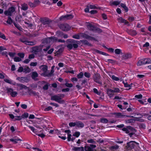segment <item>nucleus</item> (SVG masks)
<instances>
[{
	"label": "nucleus",
	"mask_w": 151,
	"mask_h": 151,
	"mask_svg": "<svg viewBox=\"0 0 151 151\" xmlns=\"http://www.w3.org/2000/svg\"><path fill=\"white\" fill-rule=\"evenodd\" d=\"M67 42L68 44L67 47L69 50L76 48L78 47V41L74 40L69 39L67 40Z\"/></svg>",
	"instance_id": "1"
},
{
	"label": "nucleus",
	"mask_w": 151,
	"mask_h": 151,
	"mask_svg": "<svg viewBox=\"0 0 151 151\" xmlns=\"http://www.w3.org/2000/svg\"><path fill=\"white\" fill-rule=\"evenodd\" d=\"M28 127L30 129L33 133L38 135L39 136L41 137V138H44L45 137V135L43 133H39L40 132H42L43 131L42 130H41L40 131H39L38 129H35V128L30 125L28 126Z\"/></svg>",
	"instance_id": "2"
},
{
	"label": "nucleus",
	"mask_w": 151,
	"mask_h": 151,
	"mask_svg": "<svg viewBox=\"0 0 151 151\" xmlns=\"http://www.w3.org/2000/svg\"><path fill=\"white\" fill-rule=\"evenodd\" d=\"M47 43L50 44L57 42H65V41L63 40L58 39L57 37H54L48 38L47 39Z\"/></svg>",
	"instance_id": "3"
},
{
	"label": "nucleus",
	"mask_w": 151,
	"mask_h": 151,
	"mask_svg": "<svg viewBox=\"0 0 151 151\" xmlns=\"http://www.w3.org/2000/svg\"><path fill=\"white\" fill-rule=\"evenodd\" d=\"M41 69V75L44 76H48V73L47 72V67L46 65H42L39 67Z\"/></svg>",
	"instance_id": "4"
},
{
	"label": "nucleus",
	"mask_w": 151,
	"mask_h": 151,
	"mask_svg": "<svg viewBox=\"0 0 151 151\" xmlns=\"http://www.w3.org/2000/svg\"><path fill=\"white\" fill-rule=\"evenodd\" d=\"M64 95L63 94L55 95L51 97V99L52 100L55 101L60 103H63V101L61 99L63 98Z\"/></svg>",
	"instance_id": "5"
},
{
	"label": "nucleus",
	"mask_w": 151,
	"mask_h": 151,
	"mask_svg": "<svg viewBox=\"0 0 151 151\" xmlns=\"http://www.w3.org/2000/svg\"><path fill=\"white\" fill-rule=\"evenodd\" d=\"M134 129L131 126H128L126 127H124L122 129V130L125 132L126 133H130L129 134L130 137L133 135V134L132 132V130Z\"/></svg>",
	"instance_id": "6"
},
{
	"label": "nucleus",
	"mask_w": 151,
	"mask_h": 151,
	"mask_svg": "<svg viewBox=\"0 0 151 151\" xmlns=\"http://www.w3.org/2000/svg\"><path fill=\"white\" fill-rule=\"evenodd\" d=\"M6 91L12 97H15L17 95V93L14 91L12 88H6Z\"/></svg>",
	"instance_id": "7"
},
{
	"label": "nucleus",
	"mask_w": 151,
	"mask_h": 151,
	"mask_svg": "<svg viewBox=\"0 0 151 151\" xmlns=\"http://www.w3.org/2000/svg\"><path fill=\"white\" fill-rule=\"evenodd\" d=\"M136 145H138V143L134 141H131L127 143V148L128 150H130L134 148Z\"/></svg>",
	"instance_id": "8"
},
{
	"label": "nucleus",
	"mask_w": 151,
	"mask_h": 151,
	"mask_svg": "<svg viewBox=\"0 0 151 151\" xmlns=\"http://www.w3.org/2000/svg\"><path fill=\"white\" fill-rule=\"evenodd\" d=\"M82 37L86 39L89 38V36L86 34L81 33L79 35H76L73 36V37L74 38L77 39H79L82 38Z\"/></svg>",
	"instance_id": "9"
},
{
	"label": "nucleus",
	"mask_w": 151,
	"mask_h": 151,
	"mask_svg": "<svg viewBox=\"0 0 151 151\" xmlns=\"http://www.w3.org/2000/svg\"><path fill=\"white\" fill-rule=\"evenodd\" d=\"M60 27L62 30L67 31L70 29V27L67 24H61L60 26Z\"/></svg>",
	"instance_id": "10"
},
{
	"label": "nucleus",
	"mask_w": 151,
	"mask_h": 151,
	"mask_svg": "<svg viewBox=\"0 0 151 151\" xmlns=\"http://www.w3.org/2000/svg\"><path fill=\"white\" fill-rule=\"evenodd\" d=\"M4 81L5 82L12 85L15 86L16 85V83L14 81L10 79L7 76L4 78Z\"/></svg>",
	"instance_id": "11"
},
{
	"label": "nucleus",
	"mask_w": 151,
	"mask_h": 151,
	"mask_svg": "<svg viewBox=\"0 0 151 151\" xmlns=\"http://www.w3.org/2000/svg\"><path fill=\"white\" fill-rule=\"evenodd\" d=\"M15 11L14 8L13 7L9 8L7 11L4 12V14L7 16H11Z\"/></svg>",
	"instance_id": "12"
},
{
	"label": "nucleus",
	"mask_w": 151,
	"mask_h": 151,
	"mask_svg": "<svg viewBox=\"0 0 151 151\" xmlns=\"http://www.w3.org/2000/svg\"><path fill=\"white\" fill-rule=\"evenodd\" d=\"M86 25L88 28L90 30H95L96 29V28L94 26V24L93 23H86Z\"/></svg>",
	"instance_id": "13"
},
{
	"label": "nucleus",
	"mask_w": 151,
	"mask_h": 151,
	"mask_svg": "<svg viewBox=\"0 0 151 151\" xmlns=\"http://www.w3.org/2000/svg\"><path fill=\"white\" fill-rule=\"evenodd\" d=\"M73 17V16L71 14L67 15L65 16H62L60 17V19L65 20L72 19Z\"/></svg>",
	"instance_id": "14"
},
{
	"label": "nucleus",
	"mask_w": 151,
	"mask_h": 151,
	"mask_svg": "<svg viewBox=\"0 0 151 151\" xmlns=\"http://www.w3.org/2000/svg\"><path fill=\"white\" fill-rule=\"evenodd\" d=\"M65 133H67L68 134V141H73L74 139L73 138H71V135L70 133V132L69 130H66L65 131Z\"/></svg>",
	"instance_id": "15"
},
{
	"label": "nucleus",
	"mask_w": 151,
	"mask_h": 151,
	"mask_svg": "<svg viewBox=\"0 0 151 151\" xmlns=\"http://www.w3.org/2000/svg\"><path fill=\"white\" fill-rule=\"evenodd\" d=\"M22 42L24 43L25 44L27 45H32L35 44V43L32 42H30L27 41L23 39L21 40Z\"/></svg>",
	"instance_id": "16"
},
{
	"label": "nucleus",
	"mask_w": 151,
	"mask_h": 151,
	"mask_svg": "<svg viewBox=\"0 0 151 151\" xmlns=\"http://www.w3.org/2000/svg\"><path fill=\"white\" fill-rule=\"evenodd\" d=\"M145 59H142L139 60L137 63L138 66H140L144 64H146Z\"/></svg>",
	"instance_id": "17"
},
{
	"label": "nucleus",
	"mask_w": 151,
	"mask_h": 151,
	"mask_svg": "<svg viewBox=\"0 0 151 151\" xmlns=\"http://www.w3.org/2000/svg\"><path fill=\"white\" fill-rule=\"evenodd\" d=\"M132 55L130 53H126L123 55L122 56V58L123 59L126 60L130 58Z\"/></svg>",
	"instance_id": "18"
},
{
	"label": "nucleus",
	"mask_w": 151,
	"mask_h": 151,
	"mask_svg": "<svg viewBox=\"0 0 151 151\" xmlns=\"http://www.w3.org/2000/svg\"><path fill=\"white\" fill-rule=\"evenodd\" d=\"M15 86H18L20 89H27V90L28 89L27 87L21 84H18L16 83V85Z\"/></svg>",
	"instance_id": "19"
},
{
	"label": "nucleus",
	"mask_w": 151,
	"mask_h": 151,
	"mask_svg": "<svg viewBox=\"0 0 151 151\" xmlns=\"http://www.w3.org/2000/svg\"><path fill=\"white\" fill-rule=\"evenodd\" d=\"M10 141L13 142L15 143H17L19 141H22V139L18 138L15 137L13 139H10Z\"/></svg>",
	"instance_id": "20"
},
{
	"label": "nucleus",
	"mask_w": 151,
	"mask_h": 151,
	"mask_svg": "<svg viewBox=\"0 0 151 151\" xmlns=\"http://www.w3.org/2000/svg\"><path fill=\"white\" fill-rule=\"evenodd\" d=\"M113 90L111 89H108L107 91V93L110 97H111L114 94Z\"/></svg>",
	"instance_id": "21"
},
{
	"label": "nucleus",
	"mask_w": 151,
	"mask_h": 151,
	"mask_svg": "<svg viewBox=\"0 0 151 151\" xmlns=\"http://www.w3.org/2000/svg\"><path fill=\"white\" fill-rule=\"evenodd\" d=\"M34 3H35V4H32L31 3H29V5H30V6H36V5H37V4H39L40 3V2L39 1V0H34Z\"/></svg>",
	"instance_id": "22"
},
{
	"label": "nucleus",
	"mask_w": 151,
	"mask_h": 151,
	"mask_svg": "<svg viewBox=\"0 0 151 151\" xmlns=\"http://www.w3.org/2000/svg\"><path fill=\"white\" fill-rule=\"evenodd\" d=\"M73 150L74 151H84L83 148V147H74Z\"/></svg>",
	"instance_id": "23"
},
{
	"label": "nucleus",
	"mask_w": 151,
	"mask_h": 151,
	"mask_svg": "<svg viewBox=\"0 0 151 151\" xmlns=\"http://www.w3.org/2000/svg\"><path fill=\"white\" fill-rule=\"evenodd\" d=\"M84 124L80 122H76V126L78 127L82 128L84 127Z\"/></svg>",
	"instance_id": "24"
},
{
	"label": "nucleus",
	"mask_w": 151,
	"mask_h": 151,
	"mask_svg": "<svg viewBox=\"0 0 151 151\" xmlns=\"http://www.w3.org/2000/svg\"><path fill=\"white\" fill-rule=\"evenodd\" d=\"M119 21L122 22L124 23L125 24H127L128 23V22L125 20L123 19L122 18L120 17L119 19Z\"/></svg>",
	"instance_id": "25"
},
{
	"label": "nucleus",
	"mask_w": 151,
	"mask_h": 151,
	"mask_svg": "<svg viewBox=\"0 0 151 151\" xmlns=\"http://www.w3.org/2000/svg\"><path fill=\"white\" fill-rule=\"evenodd\" d=\"M37 76L38 74L36 72H34L32 73V77L33 79H35Z\"/></svg>",
	"instance_id": "26"
},
{
	"label": "nucleus",
	"mask_w": 151,
	"mask_h": 151,
	"mask_svg": "<svg viewBox=\"0 0 151 151\" xmlns=\"http://www.w3.org/2000/svg\"><path fill=\"white\" fill-rule=\"evenodd\" d=\"M42 84H45L44 86L43 87V88L44 90H47L48 88V84L47 82L43 81L42 82Z\"/></svg>",
	"instance_id": "27"
},
{
	"label": "nucleus",
	"mask_w": 151,
	"mask_h": 151,
	"mask_svg": "<svg viewBox=\"0 0 151 151\" xmlns=\"http://www.w3.org/2000/svg\"><path fill=\"white\" fill-rule=\"evenodd\" d=\"M30 69L28 67H26L24 69L23 72L25 73H28L30 72Z\"/></svg>",
	"instance_id": "28"
},
{
	"label": "nucleus",
	"mask_w": 151,
	"mask_h": 151,
	"mask_svg": "<svg viewBox=\"0 0 151 151\" xmlns=\"http://www.w3.org/2000/svg\"><path fill=\"white\" fill-rule=\"evenodd\" d=\"M85 150L86 151H93V150L91 147L89 146H86L85 147Z\"/></svg>",
	"instance_id": "29"
},
{
	"label": "nucleus",
	"mask_w": 151,
	"mask_h": 151,
	"mask_svg": "<svg viewBox=\"0 0 151 151\" xmlns=\"http://www.w3.org/2000/svg\"><path fill=\"white\" fill-rule=\"evenodd\" d=\"M135 121H140V119L137 118H135L134 119H131L129 120V122L130 123L134 122Z\"/></svg>",
	"instance_id": "30"
},
{
	"label": "nucleus",
	"mask_w": 151,
	"mask_h": 151,
	"mask_svg": "<svg viewBox=\"0 0 151 151\" xmlns=\"http://www.w3.org/2000/svg\"><path fill=\"white\" fill-rule=\"evenodd\" d=\"M122 83H124V86L125 87L128 88L129 89L131 88V86L132 85V84L130 85L128 84L127 83H124V81H122Z\"/></svg>",
	"instance_id": "31"
},
{
	"label": "nucleus",
	"mask_w": 151,
	"mask_h": 151,
	"mask_svg": "<svg viewBox=\"0 0 151 151\" xmlns=\"http://www.w3.org/2000/svg\"><path fill=\"white\" fill-rule=\"evenodd\" d=\"M110 76L111 78L114 81H118L120 80L119 78L117 77H116L114 75H113L111 76Z\"/></svg>",
	"instance_id": "32"
},
{
	"label": "nucleus",
	"mask_w": 151,
	"mask_h": 151,
	"mask_svg": "<svg viewBox=\"0 0 151 151\" xmlns=\"http://www.w3.org/2000/svg\"><path fill=\"white\" fill-rule=\"evenodd\" d=\"M28 8L27 5L26 4H24L22 5V9L25 10Z\"/></svg>",
	"instance_id": "33"
},
{
	"label": "nucleus",
	"mask_w": 151,
	"mask_h": 151,
	"mask_svg": "<svg viewBox=\"0 0 151 151\" xmlns=\"http://www.w3.org/2000/svg\"><path fill=\"white\" fill-rule=\"evenodd\" d=\"M54 68H55V66H52V68H51V71L49 73H48V76H51L54 72Z\"/></svg>",
	"instance_id": "34"
},
{
	"label": "nucleus",
	"mask_w": 151,
	"mask_h": 151,
	"mask_svg": "<svg viewBox=\"0 0 151 151\" xmlns=\"http://www.w3.org/2000/svg\"><path fill=\"white\" fill-rule=\"evenodd\" d=\"M121 6L124 8V10L126 11V12H127L128 11V8L126 6V5L124 4H121Z\"/></svg>",
	"instance_id": "35"
},
{
	"label": "nucleus",
	"mask_w": 151,
	"mask_h": 151,
	"mask_svg": "<svg viewBox=\"0 0 151 151\" xmlns=\"http://www.w3.org/2000/svg\"><path fill=\"white\" fill-rule=\"evenodd\" d=\"M61 37H63L64 38H66L68 37V36L66 34H64L62 33H61L59 35Z\"/></svg>",
	"instance_id": "36"
},
{
	"label": "nucleus",
	"mask_w": 151,
	"mask_h": 151,
	"mask_svg": "<svg viewBox=\"0 0 151 151\" xmlns=\"http://www.w3.org/2000/svg\"><path fill=\"white\" fill-rule=\"evenodd\" d=\"M108 120L105 118H102L101 119V122L102 123H106L108 122Z\"/></svg>",
	"instance_id": "37"
},
{
	"label": "nucleus",
	"mask_w": 151,
	"mask_h": 151,
	"mask_svg": "<svg viewBox=\"0 0 151 151\" xmlns=\"http://www.w3.org/2000/svg\"><path fill=\"white\" fill-rule=\"evenodd\" d=\"M22 116H15V120H19L22 119Z\"/></svg>",
	"instance_id": "38"
},
{
	"label": "nucleus",
	"mask_w": 151,
	"mask_h": 151,
	"mask_svg": "<svg viewBox=\"0 0 151 151\" xmlns=\"http://www.w3.org/2000/svg\"><path fill=\"white\" fill-rule=\"evenodd\" d=\"M83 76V73L81 72L77 76V77L78 78H82Z\"/></svg>",
	"instance_id": "39"
},
{
	"label": "nucleus",
	"mask_w": 151,
	"mask_h": 151,
	"mask_svg": "<svg viewBox=\"0 0 151 151\" xmlns=\"http://www.w3.org/2000/svg\"><path fill=\"white\" fill-rule=\"evenodd\" d=\"M119 148V147L117 145H115L114 146H112L110 147V149L111 150H113L114 149L116 150L117 149Z\"/></svg>",
	"instance_id": "40"
},
{
	"label": "nucleus",
	"mask_w": 151,
	"mask_h": 151,
	"mask_svg": "<svg viewBox=\"0 0 151 151\" xmlns=\"http://www.w3.org/2000/svg\"><path fill=\"white\" fill-rule=\"evenodd\" d=\"M29 116L28 114L27 113H24L22 115V119L25 118Z\"/></svg>",
	"instance_id": "41"
},
{
	"label": "nucleus",
	"mask_w": 151,
	"mask_h": 151,
	"mask_svg": "<svg viewBox=\"0 0 151 151\" xmlns=\"http://www.w3.org/2000/svg\"><path fill=\"white\" fill-rule=\"evenodd\" d=\"M7 23L9 24H11L12 23V20L10 17H9L7 21Z\"/></svg>",
	"instance_id": "42"
},
{
	"label": "nucleus",
	"mask_w": 151,
	"mask_h": 151,
	"mask_svg": "<svg viewBox=\"0 0 151 151\" xmlns=\"http://www.w3.org/2000/svg\"><path fill=\"white\" fill-rule=\"evenodd\" d=\"M17 55L21 58H23L24 56V54L23 53H18Z\"/></svg>",
	"instance_id": "43"
},
{
	"label": "nucleus",
	"mask_w": 151,
	"mask_h": 151,
	"mask_svg": "<svg viewBox=\"0 0 151 151\" xmlns=\"http://www.w3.org/2000/svg\"><path fill=\"white\" fill-rule=\"evenodd\" d=\"M14 60L15 62H19L21 60V58L16 57L14 58Z\"/></svg>",
	"instance_id": "44"
},
{
	"label": "nucleus",
	"mask_w": 151,
	"mask_h": 151,
	"mask_svg": "<svg viewBox=\"0 0 151 151\" xmlns=\"http://www.w3.org/2000/svg\"><path fill=\"white\" fill-rule=\"evenodd\" d=\"M6 76L4 73H0V78L4 79L6 77Z\"/></svg>",
	"instance_id": "45"
},
{
	"label": "nucleus",
	"mask_w": 151,
	"mask_h": 151,
	"mask_svg": "<svg viewBox=\"0 0 151 151\" xmlns=\"http://www.w3.org/2000/svg\"><path fill=\"white\" fill-rule=\"evenodd\" d=\"M80 133L79 132H77L73 135V136H76V137H78L80 135Z\"/></svg>",
	"instance_id": "46"
},
{
	"label": "nucleus",
	"mask_w": 151,
	"mask_h": 151,
	"mask_svg": "<svg viewBox=\"0 0 151 151\" xmlns=\"http://www.w3.org/2000/svg\"><path fill=\"white\" fill-rule=\"evenodd\" d=\"M120 3V1H116L113 2L112 3V4L116 6L119 5V4Z\"/></svg>",
	"instance_id": "47"
},
{
	"label": "nucleus",
	"mask_w": 151,
	"mask_h": 151,
	"mask_svg": "<svg viewBox=\"0 0 151 151\" xmlns=\"http://www.w3.org/2000/svg\"><path fill=\"white\" fill-rule=\"evenodd\" d=\"M147 64L151 63V59L150 58H145Z\"/></svg>",
	"instance_id": "48"
},
{
	"label": "nucleus",
	"mask_w": 151,
	"mask_h": 151,
	"mask_svg": "<svg viewBox=\"0 0 151 151\" xmlns=\"http://www.w3.org/2000/svg\"><path fill=\"white\" fill-rule=\"evenodd\" d=\"M121 52V50L119 49H116L115 50V52L116 54H119Z\"/></svg>",
	"instance_id": "49"
},
{
	"label": "nucleus",
	"mask_w": 151,
	"mask_h": 151,
	"mask_svg": "<svg viewBox=\"0 0 151 151\" xmlns=\"http://www.w3.org/2000/svg\"><path fill=\"white\" fill-rule=\"evenodd\" d=\"M69 125L71 127L75 126H76V122L70 123Z\"/></svg>",
	"instance_id": "50"
},
{
	"label": "nucleus",
	"mask_w": 151,
	"mask_h": 151,
	"mask_svg": "<svg viewBox=\"0 0 151 151\" xmlns=\"http://www.w3.org/2000/svg\"><path fill=\"white\" fill-rule=\"evenodd\" d=\"M84 76L88 78H89L90 77V74L89 73L85 72L84 74Z\"/></svg>",
	"instance_id": "51"
},
{
	"label": "nucleus",
	"mask_w": 151,
	"mask_h": 151,
	"mask_svg": "<svg viewBox=\"0 0 151 151\" xmlns=\"http://www.w3.org/2000/svg\"><path fill=\"white\" fill-rule=\"evenodd\" d=\"M65 85L68 87H71L73 86V85L71 83H65Z\"/></svg>",
	"instance_id": "52"
},
{
	"label": "nucleus",
	"mask_w": 151,
	"mask_h": 151,
	"mask_svg": "<svg viewBox=\"0 0 151 151\" xmlns=\"http://www.w3.org/2000/svg\"><path fill=\"white\" fill-rule=\"evenodd\" d=\"M0 37L4 40L6 39V37H5V35L4 34L1 33L0 32Z\"/></svg>",
	"instance_id": "53"
},
{
	"label": "nucleus",
	"mask_w": 151,
	"mask_h": 151,
	"mask_svg": "<svg viewBox=\"0 0 151 151\" xmlns=\"http://www.w3.org/2000/svg\"><path fill=\"white\" fill-rule=\"evenodd\" d=\"M24 69L22 67H20L19 68V69L17 71L19 72H23Z\"/></svg>",
	"instance_id": "54"
},
{
	"label": "nucleus",
	"mask_w": 151,
	"mask_h": 151,
	"mask_svg": "<svg viewBox=\"0 0 151 151\" xmlns=\"http://www.w3.org/2000/svg\"><path fill=\"white\" fill-rule=\"evenodd\" d=\"M142 95L141 94H139L138 95H136L135 96V98H137L139 99H141L142 97Z\"/></svg>",
	"instance_id": "55"
},
{
	"label": "nucleus",
	"mask_w": 151,
	"mask_h": 151,
	"mask_svg": "<svg viewBox=\"0 0 151 151\" xmlns=\"http://www.w3.org/2000/svg\"><path fill=\"white\" fill-rule=\"evenodd\" d=\"M14 24L15 25V26L17 27L19 30H21L22 28L21 27L19 26L18 24H17L15 23H14Z\"/></svg>",
	"instance_id": "56"
},
{
	"label": "nucleus",
	"mask_w": 151,
	"mask_h": 151,
	"mask_svg": "<svg viewBox=\"0 0 151 151\" xmlns=\"http://www.w3.org/2000/svg\"><path fill=\"white\" fill-rule=\"evenodd\" d=\"M52 109V107L50 106H48L47 108H45V111H48Z\"/></svg>",
	"instance_id": "57"
},
{
	"label": "nucleus",
	"mask_w": 151,
	"mask_h": 151,
	"mask_svg": "<svg viewBox=\"0 0 151 151\" xmlns=\"http://www.w3.org/2000/svg\"><path fill=\"white\" fill-rule=\"evenodd\" d=\"M6 50V48L4 46H0V52Z\"/></svg>",
	"instance_id": "58"
},
{
	"label": "nucleus",
	"mask_w": 151,
	"mask_h": 151,
	"mask_svg": "<svg viewBox=\"0 0 151 151\" xmlns=\"http://www.w3.org/2000/svg\"><path fill=\"white\" fill-rule=\"evenodd\" d=\"M54 50V49L53 48H51L48 51L47 53L49 54H51L52 52Z\"/></svg>",
	"instance_id": "59"
},
{
	"label": "nucleus",
	"mask_w": 151,
	"mask_h": 151,
	"mask_svg": "<svg viewBox=\"0 0 151 151\" xmlns=\"http://www.w3.org/2000/svg\"><path fill=\"white\" fill-rule=\"evenodd\" d=\"M71 80L73 82H76L78 81V79L76 78H71Z\"/></svg>",
	"instance_id": "60"
},
{
	"label": "nucleus",
	"mask_w": 151,
	"mask_h": 151,
	"mask_svg": "<svg viewBox=\"0 0 151 151\" xmlns=\"http://www.w3.org/2000/svg\"><path fill=\"white\" fill-rule=\"evenodd\" d=\"M37 64V62H32L30 64V65L31 66H35Z\"/></svg>",
	"instance_id": "61"
},
{
	"label": "nucleus",
	"mask_w": 151,
	"mask_h": 151,
	"mask_svg": "<svg viewBox=\"0 0 151 151\" xmlns=\"http://www.w3.org/2000/svg\"><path fill=\"white\" fill-rule=\"evenodd\" d=\"M30 61V59L29 58V59H26L24 61V63H26V64H27L28 63H29V62Z\"/></svg>",
	"instance_id": "62"
},
{
	"label": "nucleus",
	"mask_w": 151,
	"mask_h": 151,
	"mask_svg": "<svg viewBox=\"0 0 151 151\" xmlns=\"http://www.w3.org/2000/svg\"><path fill=\"white\" fill-rule=\"evenodd\" d=\"M119 90L118 88H114V90H113V92H119Z\"/></svg>",
	"instance_id": "63"
},
{
	"label": "nucleus",
	"mask_w": 151,
	"mask_h": 151,
	"mask_svg": "<svg viewBox=\"0 0 151 151\" xmlns=\"http://www.w3.org/2000/svg\"><path fill=\"white\" fill-rule=\"evenodd\" d=\"M34 55L33 54H31L29 55V58L30 59L34 58Z\"/></svg>",
	"instance_id": "64"
}]
</instances>
